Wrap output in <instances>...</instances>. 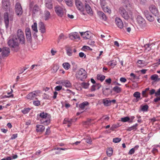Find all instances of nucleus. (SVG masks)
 Here are the masks:
<instances>
[{"mask_svg":"<svg viewBox=\"0 0 160 160\" xmlns=\"http://www.w3.org/2000/svg\"><path fill=\"white\" fill-rule=\"evenodd\" d=\"M119 13L122 16L125 20H128L129 18V16L128 12L126 10L122 8H119Z\"/></svg>","mask_w":160,"mask_h":160,"instance_id":"9","label":"nucleus"},{"mask_svg":"<svg viewBox=\"0 0 160 160\" xmlns=\"http://www.w3.org/2000/svg\"><path fill=\"white\" fill-rule=\"evenodd\" d=\"M84 139L86 140L85 142L88 143L90 144L91 143L92 141L90 137H86L84 138Z\"/></svg>","mask_w":160,"mask_h":160,"instance_id":"48","label":"nucleus"},{"mask_svg":"<svg viewBox=\"0 0 160 160\" xmlns=\"http://www.w3.org/2000/svg\"><path fill=\"white\" fill-rule=\"evenodd\" d=\"M30 108H25L22 110V112L24 114L28 113L30 111Z\"/></svg>","mask_w":160,"mask_h":160,"instance_id":"46","label":"nucleus"},{"mask_svg":"<svg viewBox=\"0 0 160 160\" xmlns=\"http://www.w3.org/2000/svg\"><path fill=\"white\" fill-rule=\"evenodd\" d=\"M113 90L117 93H119L121 92L122 89L118 86H116L113 88Z\"/></svg>","mask_w":160,"mask_h":160,"instance_id":"30","label":"nucleus"},{"mask_svg":"<svg viewBox=\"0 0 160 160\" xmlns=\"http://www.w3.org/2000/svg\"><path fill=\"white\" fill-rule=\"evenodd\" d=\"M112 153L113 150L111 148H109L107 150V153L108 157H111L112 155Z\"/></svg>","mask_w":160,"mask_h":160,"instance_id":"36","label":"nucleus"},{"mask_svg":"<svg viewBox=\"0 0 160 160\" xmlns=\"http://www.w3.org/2000/svg\"><path fill=\"white\" fill-rule=\"evenodd\" d=\"M4 21L6 27L7 28H8V27L9 24V18L8 15L7 13L6 12L4 14Z\"/></svg>","mask_w":160,"mask_h":160,"instance_id":"21","label":"nucleus"},{"mask_svg":"<svg viewBox=\"0 0 160 160\" xmlns=\"http://www.w3.org/2000/svg\"><path fill=\"white\" fill-rule=\"evenodd\" d=\"M135 151V150H134V149L132 148L130 150L128 153V154L130 155H132L134 153Z\"/></svg>","mask_w":160,"mask_h":160,"instance_id":"57","label":"nucleus"},{"mask_svg":"<svg viewBox=\"0 0 160 160\" xmlns=\"http://www.w3.org/2000/svg\"><path fill=\"white\" fill-rule=\"evenodd\" d=\"M158 78V76L157 74H154L151 76V79L154 81H157Z\"/></svg>","mask_w":160,"mask_h":160,"instance_id":"45","label":"nucleus"},{"mask_svg":"<svg viewBox=\"0 0 160 160\" xmlns=\"http://www.w3.org/2000/svg\"><path fill=\"white\" fill-rule=\"evenodd\" d=\"M39 7L37 5H35L33 8V12L35 13L39 11Z\"/></svg>","mask_w":160,"mask_h":160,"instance_id":"47","label":"nucleus"},{"mask_svg":"<svg viewBox=\"0 0 160 160\" xmlns=\"http://www.w3.org/2000/svg\"><path fill=\"white\" fill-rule=\"evenodd\" d=\"M95 86L96 88H97V89H99L102 86L99 83H96L95 84Z\"/></svg>","mask_w":160,"mask_h":160,"instance_id":"60","label":"nucleus"},{"mask_svg":"<svg viewBox=\"0 0 160 160\" xmlns=\"http://www.w3.org/2000/svg\"><path fill=\"white\" fill-rule=\"evenodd\" d=\"M160 101V96L159 97H157L155 98L153 100V101L155 102H158Z\"/></svg>","mask_w":160,"mask_h":160,"instance_id":"61","label":"nucleus"},{"mask_svg":"<svg viewBox=\"0 0 160 160\" xmlns=\"http://www.w3.org/2000/svg\"><path fill=\"white\" fill-rule=\"evenodd\" d=\"M144 14L146 18L149 21L152 22L154 20V18L147 11H144Z\"/></svg>","mask_w":160,"mask_h":160,"instance_id":"17","label":"nucleus"},{"mask_svg":"<svg viewBox=\"0 0 160 160\" xmlns=\"http://www.w3.org/2000/svg\"><path fill=\"white\" fill-rule=\"evenodd\" d=\"M97 79L101 82H102L105 79V76L102 75L98 74L97 76Z\"/></svg>","mask_w":160,"mask_h":160,"instance_id":"34","label":"nucleus"},{"mask_svg":"<svg viewBox=\"0 0 160 160\" xmlns=\"http://www.w3.org/2000/svg\"><path fill=\"white\" fill-rule=\"evenodd\" d=\"M102 9L105 12H106L109 14H110L111 12V10L108 8L107 7H105L103 8Z\"/></svg>","mask_w":160,"mask_h":160,"instance_id":"44","label":"nucleus"},{"mask_svg":"<svg viewBox=\"0 0 160 160\" xmlns=\"http://www.w3.org/2000/svg\"><path fill=\"white\" fill-rule=\"evenodd\" d=\"M66 4L68 6L72 5L73 0H64Z\"/></svg>","mask_w":160,"mask_h":160,"instance_id":"37","label":"nucleus"},{"mask_svg":"<svg viewBox=\"0 0 160 160\" xmlns=\"http://www.w3.org/2000/svg\"><path fill=\"white\" fill-rule=\"evenodd\" d=\"M149 9L152 14L155 15L158 13V10L156 6L152 5L149 7Z\"/></svg>","mask_w":160,"mask_h":160,"instance_id":"13","label":"nucleus"},{"mask_svg":"<svg viewBox=\"0 0 160 160\" xmlns=\"http://www.w3.org/2000/svg\"><path fill=\"white\" fill-rule=\"evenodd\" d=\"M130 76L132 77L131 79L134 80H138L139 79L138 77L136 76L134 74L132 73L130 74Z\"/></svg>","mask_w":160,"mask_h":160,"instance_id":"39","label":"nucleus"},{"mask_svg":"<svg viewBox=\"0 0 160 160\" xmlns=\"http://www.w3.org/2000/svg\"><path fill=\"white\" fill-rule=\"evenodd\" d=\"M120 80L122 82H125L127 80L124 78L122 77L120 78Z\"/></svg>","mask_w":160,"mask_h":160,"instance_id":"64","label":"nucleus"},{"mask_svg":"<svg viewBox=\"0 0 160 160\" xmlns=\"http://www.w3.org/2000/svg\"><path fill=\"white\" fill-rule=\"evenodd\" d=\"M141 93L138 92H136L133 94V96L136 98L135 102H137L138 101L140 98Z\"/></svg>","mask_w":160,"mask_h":160,"instance_id":"25","label":"nucleus"},{"mask_svg":"<svg viewBox=\"0 0 160 160\" xmlns=\"http://www.w3.org/2000/svg\"><path fill=\"white\" fill-rule=\"evenodd\" d=\"M33 104L36 106H38L40 104V102L38 100L34 101H33Z\"/></svg>","mask_w":160,"mask_h":160,"instance_id":"52","label":"nucleus"},{"mask_svg":"<svg viewBox=\"0 0 160 160\" xmlns=\"http://www.w3.org/2000/svg\"><path fill=\"white\" fill-rule=\"evenodd\" d=\"M62 66L63 68L66 70H68L70 68V65L68 62H64L62 64Z\"/></svg>","mask_w":160,"mask_h":160,"instance_id":"32","label":"nucleus"},{"mask_svg":"<svg viewBox=\"0 0 160 160\" xmlns=\"http://www.w3.org/2000/svg\"><path fill=\"white\" fill-rule=\"evenodd\" d=\"M15 11L17 16H21L22 13V9L20 3L17 2L15 5Z\"/></svg>","mask_w":160,"mask_h":160,"instance_id":"8","label":"nucleus"},{"mask_svg":"<svg viewBox=\"0 0 160 160\" xmlns=\"http://www.w3.org/2000/svg\"><path fill=\"white\" fill-rule=\"evenodd\" d=\"M148 106L146 105L142 107L141 110L143 112H147L148 111Z\"/></svg>","mask_w":160,"mask_h":160,"instance_id":"43","label":"nucleus"},{"mask_svg":"<svg viewBox=\"0 0 160 160\" xmlns=\"http://www.w3.org/2000/svg\"><path fill=\"white\" fill-rule=\"evenodd\" d=\"M8 45L11 48H17L19 46V42L16 36L10 39L8 42Z\"/></svg>","mask_w":160,"mask_h":160,"instance_id":"3","label":"nucleus"},{"mask_svg":"<svg viewBox=\"0 0 160 160\" xmlns=\"http://www.w3.org/2000/svg\"><path fill=\"white\" fill-rule=\"evenodd\" d=\"M17 136H18L17 134H13L12 135V136L11 137V138H10V139L13 140L14 139H15L17 137Z\"/></svg>","mask_w":160,"mask_h":160,"instance_id":"58","label":"nucleus"},{"mask_svg":"<svg viewBox=\"0 0 160 160\" xmlns=\"http://www.w3.org/2000/svg\"><path fill=\"white\" fill-rule=\"evenodd\" d=\"M62 88V87L61 86H57L55 88V89L56 91H59Z\"/></svg>","mask_w":160,"mask_h":160,"instance_id":"56","label":"nucleus"},{"mask_svg":"<svg viewBox=\"0 0 160 160\" xmlns=\"http://www.w3.org/2000/svg\"><path fill=\"white\" fill-rule=\"evenodd\" d=\"M39 30L42 33H44L46 32V29L44 23L42 22H40L39 23Z\"/></svg>","mask_w":160,"mask_h":160,"instance_id":"20","label":"nucleus"},{"mask_svg":"<svg viewBox=\"0 0 160 160\" xmlns=\"http://www.w3.org/2000/svg\"><path fill=\"white\" fill-rule=\"evenodd\" d=\"M50 128L49 127H48L46 129L45 134L46 135H48L50 133Z\"/></svg>","mask_w":160,"mask_h":160,"instance_id":"55","label":"nucleus"},{"mask_svg":"<svg viewBox=\"0 0 160 160\" xmlns=\"http://www.w3.org/2000/svg\"><path fill=\"white\" fill-rule=\"evenodd\" d=\"M138 126V124L137 123H136L135 125L132 126L131 127H128L127 129V131H130L132 130H135L137 129Z\"/></svg>","mask_w":160,"mask_h":160,"instance_id":"28","label":"nucleus"},{"mask_svg":"<svg viewBox=\"0 0 160 160\" xmlns=\"http://www.w3.org/2000/svg\"><path fill=\"white\" fill-rule=\"evenodd\" d=\"M67 53V55L69 56H71L72 54V50L71 49H68L66 50Z\"/></svg>","mask_w":160,"mask_h":160,"instance_id":"49","label":"nucleus"},{"mask_svg":"<svg viewBox=\"0 0 160 160\" xmlns=\"http://www.w3.org/2000/svg\"><path fill=\"white\" fill-rule=\"evenodd\" d=\"M121 140V139L120 138H113V142L115 143H117L119 142Z\"/></svg>","mask_w":160,"mask_h":160,"instance_id":"50","label":"nucleus"},{"mask_svg":"<svg viewBox=\"0 0 160 160\" xmlns=\"http://www.w3.org/2000/svg\"><path fill=\"white\" fill-rule=\"evenodd\" d=\"M13 92V90L12 89H11V91L9 92L8 93V96L4 95V97L5 98H10L11 97H13V95L12 93Z\"/></svg>","mask_w":160,"mask_h":160,"instance_id":"40","label":"nucleus"},{"mask_svg":"<svg viewBox=\"0 0 160 160\" xmlns=\"http://www.w3.org/2000/svg\"><path fill=\"white\" fill-rule=\"evenodd\" d=\"M60 84L66 88H70L72 87V84L69 81L67 80H64L61 81Z\"/></svg>","mask_w":160,"mask_h":160,"instance_id":"15","label":"nucleus"},{"mask_svg":"<svg viewBox=\"0 0 160 160\" xmlns=\"http://www.w3.org/2000/svg\"><path fill=\"white\" fill-rule=\"evenodd\" d=\"M80 33L81 36L85 39H89L90 38L89 35L90 33L88 32H80Z\"/></svg>","mask_w":160,"mask_h":160,"instance_id":"24","label":"nucleus"},{"mask_svg":"<svg viewBox=\"0 0 160 160\" xmlns=\"http://www.w3.org/2000/svg\"><path fill=\"white\" fill-rule=\"evenodd\" d=\"M106 3L105 1L104 0L100 2V5L102 9L105 7Z\"/></svg>","mask_w":160,"mask_h":160,"instance_id":"53","label":"nucleus"},{"mask_svg":"<svg viewBox=\"0 0 160 160\" xmlns=\"http://www.w3.org/2000/svg\"><path fill=\"white\" fill-rule=\"evenodd\" d=\"M59 68V66L57 65H55L51 69L52 72L55 73L56 72Z\"/></svg>","mask_w":160,"mask_h":160,"instance_id":"35","label":"nucleus"},{"mask_svg":"<svg viewBox=\"0 0 160 160\" xmlns=\"http://www.w3.org/2000/svg\"><path fill=\"white\" fill-rule=\"evenodd\" d=\"M115 22L117 26L120 28H122L123 27V24L122 20L119 18H116Z\"/></svg>","mask_w":160,"mask_h":160,"instance_id":"16","label":"nucleus"},{"mask_svg":"<svg viewBox=\"0 0 160 160\" xmlns=\"http://www.w3.org/2000/svg\"><path fill=\"white\" fill-rule=\"evenodd\" d=\"M44 20H48L50 18V12L48 11H45L44 13Z\"/></svg>","mask_w":160,"mask_h":160,"instance_id":"27","label":"nucleus"},{"mask_svg":"<svg viewBox=\"0 0 160 160\" xmlns=\"http://www.w3.org/2000/svg\"><path fill=\"white\" fill-rule=\"evenodd\" d=\"M160 95V88L155 93V96L157 97Z\"/></svg>","mask_w":160,"mask_h":160,"instance_id":"59","label":"nucleus"},{"mask_svg":"<svg viewBox=\"0 0 160 160\" xmlns=\"http://www.w3.org/2000/svg\"><path fill=\"white\" fill-rule=\"evenodd\" d=\"M52 0H45V5L46 7L49 9L52 8Z\"/></svg>","mask_w":160,"mask_h":160,"instance_id":"22","label":"nucleus"},{"mask_svg":"<svg viewBox=\"0 0 160 160\" xmlns=\"http://www.w3.org/2000/svg\"><path fill=\"white\" fill-rule=\"evenodd\" d=\"M89 84L87 82H82L81 84L82 86L84 88L87 89L88 88Z\"/></svg>","mask_w":160,"mask_h":160,"instance_id":"42","label":"nucleus"},{"mask_svg":"<svg viewBox=\"0 0 160 160\" xmlns=\"http://www.w3.org/2000/svg\"><path fill=\"white\" fill-rule=\"evenodd\" d=\"M0 52L2 58H4L8 57L10 53V49L7 47H4L0 48Z\"/></svg>","mask_w":160,"mask_h":160,"instance_id":"6","label":"nucleus"},{"mask_svg":"<svg viewBox=\"0 0 160 160\" xmlns=\"http://www.w3.org/2000/svg\"><path fill=\"white\" fill-rule=\"evenodd\" d=\"M36 130L38 132H42L45 129L44 127L41 125H37L36 126Z\"/></svg>","mask_w":160,"mask_h":160,"instance_id":"23","label":"nucleus"},{"mask_svg":"<svg viewBox=\"0 0 160 160\" xmlns=\"http://www.w3.org/2000/svg\"><path fill=\"white\" fill-rule=\"evenodd\" d=\"M93 121L92 119H88L86 121L83 122V124L87 125L89 126L91 125L93 123V122H92Z\"/></svg>","mask_w":160,"mask_h":160,"instance_id":"31","label":"nucleus"},{"mask_svg":"<svg viewBox=\"0 0 160 160\" xmlns=\"http://www.w3.org/2000/svg\"><path fill=\"white\" fill-rule=\"evenodd\" d=\"M32 30L36 32H37L38 31L37 28V23L36 22H34L32 26Z\"/></svg>","mask_w":160,"mask_h":160,"instance_id":"38","label":"nucleus"},{"mask_svg":"<svg viewBox=\"0 0 160 160\" xmlns=\"http://www.w3.org/2000/svg\"><path fill=\"white\" fill-rule=\"evenodd\" d=\"M82 49L85 50H89L90 51H92V49L90 48L89 47L87 46H84L82 47Z\"/></svg>","mask_w":160,"mask_h":160,"instance_id":"54","label":"nucleus"},{"mask_svg":"<svg viewBox=\"0 0 160 160\" xmlns=\"http://www.w3.org/2000/svg\"><path fill=\"white\" fill-rule=\"evenodd\" d=\"M75 76L77 79L82 81L87 77V72L85 69L80 68L76 72Z\"/></svg>","mask_w":160,"mask_h":160,"instance_id":"2","label":"nucleus"},{"mask_svg":"<svg viewBox=\"0 0 160 160\" xmlns=\"http://www.w3.org/2000/svg\"><path fill=\"white\" fill-rule=\"evenodd\" d=\"M75 2L78 9L81 12H83L84 11V8L82 2L79 0H76Z\"/></svg>","mask_w":160,"mask_h":160,"instance_id":"12","label":"nucleus"},{"mask_svg":"<svg viewBox=\"0 0 160 160\" xmlns=\"http://www.w3.org/2000/svg\"><path fill=\"white\" fill-rule=\"evenodd\" d=\"M89 104V103L87 101L83 102L81 103L79 105V107L80 108L83 109L86 106H88Z\"/></svg>","mask_w":160,"mask_h":160,"instance_id":"29","label":"nucleus"},{"mask_svg":"<svg viewBox=\"0 0 160 160\" xmlns=\"http://www.w3.org/2000/svg\"><path fill=\"white\" fill-rule=\"evenodd\" d=\"M97 14L101 19L104 21H106L107 20V18L103 12L100 11H98Z\"/></svg>","mask_w":160,"mask_h":160,"instance_id":"19","label":"nucleus"},{"mask_svg":"<svg viewBox=\"0 0 160 160\" xmlns=\"http://www.w3.org/2000/svg\"><path fill=\"white\" fill-rule=\"evenodd\" d=\"M39 116L40 118L39 119L41 123L48 125L50 123V119L48 113L43 112L39 114Z\"/></svg>","mask_w":160,"mask_h":160,"instance_id":"1","label":"nucleus"},{"mask_svg":"<svg viewBox=\"0 0 160 160\" xmlns=\"http://www.w3.org/2000/svg\"><path fill=\"white\" fill-rule=\"evenodd\" d=\"M96 89V88L95 87V85H93L91 86V91L92 92H93L95 91Z\"/></svg>","mask_w":160,"mask_h":160,"instance_id":"62","label":"nucleus"},{"mask_svg":"<svg viewBox=\"0 0 160 160\" xmlns=\"http://www.w3.org/2000/svg\"><path fill=\"white\" fill-rule=\"evenodd\" d=\"M85 8L87 12L90 14H92V11L90 6L88 4H86Z\"/></svg>","mask_w":160,"mask_h":160,"instance_id":"26","label":"nucleus"},{"mask_svg":"<svg viewBox=\"0 0 160 160\" xmlns=\"http://www.w3.org/2000/svg\"><path fill=\"white\" fill-rule=\"evenodd\" d=\"M27 39L28 41H30L31 39V31L29 28H27L25 30Z\"/></svg>","mask_w":160,"mask_h":160,"instance_id":"18","label":"nucleus"},{"mask_svg":"<svg viewBox=\"0 0 160 160\" xmlns=\"http://www.w3.org/2000/svg\"><path fill=\"white\" fill-rule=\"evenodd\" d=\"M39 93H40V92L38 90L34 91L28 94L26 96V98L29 100H37V97L38 95V94Z\"/></svg>","mask_w":160,"mask_h":160,"instance_id":"7","label":"nucleus"},{"mask_svg":"<svg viewBox=\"0 0 160 160\" xmlns=\"http://www.w3.org/2000/svg\"><path fill=\"white\" fill-rule=\"evenodd\" d=\"M69 38L71 40L78 39H80L79 34L76 32H72L70 33L69 35Z\"/></svg>","mask_w":160,"mask_h":160,"instance_id":"14","label":"nucleus"},{"mask_svg":"<svg viewBox=\"0 0 160 160\" xmlns=\"http://www.w3.org/2000/svg\"><path fill=\"white\" fill-rule=\"evenodd\" d=\"M54 9L57 14L60 17H62L64 11L66 10L65 7L63 6H57L55 7Z\"/></svg>","mask_w":160,"mask_h":160,"instance_id":"4","label":"nucleus"},{"mask_svg":"<svg viewBox=\"0 0 160 160\" xmlns=\"http://www.w3.org/2000/svg\"><path fill=\"white\" fill-rule=\"evenodd\" d=\"M19 43L22 44L25 43V37L23 31L21 29H18L17 32V36Z\"/></svg>","mask_w":160,"mask_h":160,"instance_id":"5","label":"nucleus"},{"mask_svg":"<svg viewBox=\"0 0 160 160\" xmlns=\"http://www.w3.org/2000/svg\"><path fill=\"white\" fill-rule=\"evenodd\" d=\"M130 118L128 117H126L121 118V121L123 122H125L129 121Z\"/></svg>","mask_w":160,"mask_h":160,"instance_id":"41","label":"nucleus"},{"mask_svg":"<svg viewBox=\"0 0 160 160\" xmlns=\"http://www.w3.org/2000/svg\"><path fill=\"white\" fill-rule=\"evenodd\" d=\"M103 103L104 104V105L106 106H110L111 105L110 100H108L106 99H103Z\"/></svg>","mask_w":160,"mask_h":160,"instance_id":"33","label":"nucleus"},{"mask_svg":"<svg viewBox=\"0 0 160 160\" xmlns=\"http://www.w3.org/2000/svg\"><path fill=\"white\" fill-rule=\"evenodd\" d=\"M137 21L138 23L141 27H143L146 26L145 20L141 16H137Z\"/></svg>","mask_w":160,"mask_h":160,"instance_id":"10","label":"nucleus"},{"mask_svg":"<svg viewBox=\"0 0 160 160\" xmlns=\"http://www.w3.org/2000/svg\"><path fill=\"white\" fill-rule=\"evenodd\" d=\"M2 8L7 10L10 5V0H2Z\"/></svg>","mask_w":160,"mask_h":160,"instance_id":"11","label":"nucleus"},{"mask_svg":"<svg viewBox=\"0 0 160 160\" xmlns=\"http://www.w3.org/2000/svg\"><path fill=\"white\" fill-rule=\"evenodd\" d=\"M155 92H156L155 90L153 89H152L150 91L149 94L151 95H152L154 93L155 94Z\"/></svg>","mask_w":160,"mask_h":160,"instance_id":"63","label":"nucleus"},{"mask_svg":"<svg viewBox=\"0 0 160 160\" xmlns=\"http://www.w3.org/2000/svg\"><path fill=\"white\" fill-rule=\"evenodd\" d=\"M156 18L158 22L160 23V16L159 15V13H158L157 14H156L154 15Z\"/></svg>","mask_w":160,"mask_h":160,"instance_id":"51","label":"nucleus"}]
</instances>
